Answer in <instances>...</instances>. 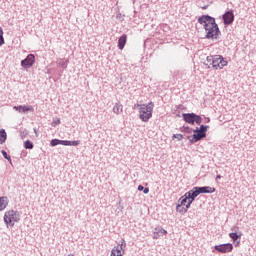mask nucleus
I'll return each mask as SVG.
<instances>
[{"label": "nucleus", "mask_w": 256, "mask_h": 256, "mask_svg": "<svg viewBox=\"0 0 256 256\" xmlns=\"http://www.w3.org/2000/svg\"><path fill=\"white\" fill-rule=\"evenodd\" d=\"M7 205H9L7 196L0 197V211H5Z\"/></svg>", "instance_id": "f3484780"}, {"label": "nucleus", "mask_w": 256, "mask_h": 256, "mask_svg": "<svg viewBox=\"0 0 256 256\" xmlns=\"http://www.w3.org/2000/svg\"><path fill=\"white\" fill-rule=\"evenodd\" d=\"M57 67H61V69L65 70L68 67L69 60H64L62 58L56 61Z\"/></svg>", "instance_id": "a211bd4d"}, {"label": "nucleus", "mask_w": 256, "mask_h": 256, "mask_svg": "<svg viewBox=\"0 0 256 256\" xmlns=\"http://www.w3.org/2000/svg\"><path fill=\"white\" fill-rule=\"evenodd\" d=\"M198 23L204 27L205 31H209L210 27H213L217 22L210 15H202L198 18Z\"/></svg>", "instance_id": "39448f33"}, {"label": "nucleus", "mask_w": 256, "mask_h": 256, "mask_svg": "<svg viewBox=\"0 0 256 256\" xmlns=\"http://www.w3.org/2000/svg\"><path fill=\"white\" fill-rule=\"evenodd\" d=\"M21 221V213L15 210H9L4 214V223L7 227H15V223Z\"/></svg>", "instance_id": "f03ea898"}, {"label": "nucleus", "mask_w": 256, "mask_h": 256, "mask_svg": "<svg viewBox=\"0 0 256 256\" xmlns=\"http://www.w3.org/2000/svg\"><path fill=\"white\" fill-rule=\"evenodd\" d=\"M13 109L15 111H18L19 113H29V111L31 113H33V111H35V109L33 108V106H23V105H20V106H14Z\"/></svg>", "instance_id": "f8f14e48"}, {"label": "nucleus", "mask_w": 256, "mask_h": 256, "mask_svg": "<svg viewBox=\"0 0 256 256\" xmlns=\"http://www.w3.org/2000/svg\"><path fill=\"white\" fill-rule=\"evenodd\" d=\"M113 113H115V115H121V113H123V104L121 102H117L114 105Z\"/></svg>", "instance_id": "dca6fc26"}, {"label": "nucleus", "mask_w": 256, "mask_h": 256, "mask_svg": "<svg viewBox=\"0 0 256 256\" xmlns=\"http://www.w3.org/2000/svg\"><path fill=\"white\" fill-rule=\"evenodd\" d=\"M51 147H57V145H61V140L59 139H52L50 142Z\"/></svg>", "instance_id": "cd10ccee"}, {"label": "nucleus", "mask_w": 256, "mask_h": 256, "mask_svg": "<svg viewBox=\"0 0 256 256\" xmlns=\"http://www.w3.org/2000/svg\"><path fill=\"white\" fill-rule=\"evenodd\" d=\"M125 45H127V34H123L119 39H118V48L120 50L125 49Z\"/></svg>", "instance_id": "2eb2a0df"}, {"label": "nucleus", "mask_w": 256, "mask_h": 256, "mask_svg": "<svg viewBox=\"0 0 256 256\" xmlns=\"http://www.w3.org/2000/svg\"><path fill=\"white\" fill-rule=\"evenodd\" d=\"M3 45H5V38L0 36V47H3Z\"/></svg>", "instance_id": "72a5a7b5"}, {"label": "nucleus", "mask_w": 256, "mask_h": 256, "mask_svg": "<svg viewBox=\"0 0 256 256\" xmlns=\"http://www.w3.org/2000/svg\"><path fill=\"white\" fill-rule=\"evenodd\" d=\"M181 133H188V135H191V133H193V128L189 127V126H182L180 128Z\"/></svg>", "instance_id": "412c9836"}, {"label": "nucleus", "mask_w": 256, "mask_h": 256, "mask_svg": "<svg viewBox=\"0 0 256 256\" xmlns=\"http://www.w3.org/2000/svg\"><path fill=\"white\" fill-rule=\"evenodd\" d=\"M205 31L206 39H219V36L221 35V30H219V25H217V22Z\"/></svg>", "instance_id": "423d86ee"}, {"label": "nucleus", "mask_w": 256, "mask_h": 256, "mask_svg": "<svg viewBox=\"0 0 256 256\" xmlns=\"http://www.w3.org/2000/svg\"><path fill=\"white\" fill-rule=\"evenodd\" d=\"M215 251L218 253H231L233 251V244L226 243L214 246Z\"/></svg>", "instance_id": "6e6552de"}, {"label": "nucleus", "mask_w": 256, "mask_h": 256, "mask_svg": "<svg viewBox=\"0 0 256 256\" xmlns=\"http://www.w3.org/2000/svg\"><path fill=\"white\" fill-rule=\"evenodd\" d=\"M196 190L198 191V195H201L203 193H215V188L211 186H196Z\"/></svg>", "instance_id": "ddd939ff"}, {"label": "nucleus", "mask_w": 256, "mask_h": 256, "mask_svg": "<svg viewBox=\"0 0 256 256\" xmlns=\"http://www.w3.org/2000/svg\"><path fill=\"white\" fill-rule=\"evenodd\" d=\"M35 65V56L33 54H29L25 59L21 61V67L24 69H29Z\"/></svg>", "instance_id": "1a4fd4ad"}, {"label": "nucleus", "mask_w": 256, "mask_h": 256, "mask_svg": "<svg viewBox=\"0 0 256 256\" xmlns=\"http://www.w3.org/2000/svg\"><path fill=\"white\" fill-rule=\"evenodd\" d=\"M198 129V134L187 136L190 145H195V143H199V141H202V139H205V137H207V129H209V126L201 124Z\"/></svg>", "instance_id": "7ed1b4c3"}, {"label": "nucleus", "mask_w": 256, "mask_h": 256, "mask_svg": "<svg viewBox=\"0 0 256 256\" xmlns=\"http://www.w3.org/2000/svg\"><path fill=\"white\" fill-rule=\"evenodd\" d=\"M172 139H177L178 141H183V134H173Z\"/></svg>", "instance_id": "c756f323"}, {"label": "nucleus", "mask_w": 256, "mask_h": 256, "mask_svg": "<svg viewBox=\"0 0 256 256\" xmlns=\"http://www.w3.org/2000/svg\"><path fill=\"white\" fill-rule=\"evenodd\" d=\"M176 211L177 213H181V215H185V213H187V209H185V207H183L181 204L176 206Z\"/></svg>", "instance_id": "b1692460"}, {"label": "nucleus", "mask_w": 256, "mask_h": 256, "mask_svg": "<svg viewBox=\"0 0 256 256\" xmlns=\"http://www.w3.org/2000/svg\"><path fill=\"white\" fill-rule=\"evenodd\" d=\"M110 256H123V253L119 250V247H115L112 249Z\"/></svg>", "instance_id": "393cba45"}, {"label": "nucleus", "mask_w": 256, "mask_h": 256, "mask_svg": "<svg viewBox=\"0 0 256 256\" xmlns=\"http://www.w3.org/2000/svg\"><path fill=\"white\" fill-rule=\"evenodd\" d=\"M1 153L4 157V159H7V161H9V163H11V156L9 154H7V151L2 150Z\"/></svg>", "instance_id": "c85d7f7f"}, {"label": "nucleus", "mask_w": 256, "mask_h": 256, "mask_svg": "<svg viewBox=\"0 0 256 256\" xmlns=\"http://www.w3.org/2000/svg\"><path fill=\"white\" fill-rule=\"evenodd\" d=\"M211 122V118H206V123H210Z\"/></svg>", "instance_id": "79ce46f5"}, {"label": "nucleus", "mask_w": 256, "mask_h": 256, "mask_svg": "<svg viewBox=\"0 0 256 256\" xmlns=\"http://www.w3.org/2000/svg\"><path fill=\"white\" fill-rule=\"evenodd\" d=\"M68 256H74L73 254H69Z\"/></svg>", "instance_id": "a18cd8bd"}, {"label": "nucleus", "mask_w": 256, "mask_h": 256, "mask_svg": "<svg viewBox=\"0 0 256 256\" xmlns=\"http://www.w3.org/2000/svg\"><path fill=\"white\" fill-rule=\"evenodd\" d=\"M117 247L120 252L123 251V253H125V248L127 247V242H125V239H122Z\"/></svg>", "instance_id": "5701e85b"}, {"label": "nucleus", "mask_w": 256, "mask_h": 256, "mask_svg": "<svg viewBox=\"0 0 256 256\" xmlns=\"http://www.w3.org/2000/svg\"><path fill=\"white\" fill-rule=\"evenodd\" d=\"M222 19L224 21V25H232L233 21H235V14H233V10L224 13Z\"/></svg>", "instance_id": "9d476101"}, {"label": "nucleus", "mask_w": 256, "mask_h": 256, "mask_svg": "<svg viewBox=\"0 0 256 256\" xmlns=\"http://www.w3.org/2000/svg\"><path fill=\"white\" fill-rule=\"evenodd\" d=\"M0 37H3V28L0 27Z\"/></svg>", "instance_id": "ea45409f"}, {"label": "nucleus", "mask_w": 256, "mask_h": 256, "mask_svg": "<svg viewBox=\"0 0 256 256\" xmlns=\"http://www.w3.org/2000/svg\"><path fill=\"white\" fill-rule=\"evenodd\" d=\"M163 235H167V230L163 229V227H156L153 231V239H159L163 237Z\"/></svg>", "instance_id": "9b49d317"}, {"label": "nucleus", "mask_w": 256, "mask_h": 256, "mask_svg": "<svg viewBox=\"0 0 256 256\" xmlns=\"http://www.w3.org/2000/svg\"><path fill=\"white\" fill-rule=\"evenodd\" d=\"M142 191H143L144 195H147V193H149V188H144Z\"/></svg>", "instance_id": "e433bc0d"}, {"label": "nucleus", "mask_w": 256, "mask_h": 256, "mask_svg": "<svg viewBox=\"0 0 256 256\" xmlns=\"http://www.w3.org/2000/svg\"><path fill=\"white\" fill-rule=\"evenodd\" d=\"M143 189H145V187L143 185L138 186V191H143Z\"/></svg>", "instance_id": "4c0bfd02"}, {"label": "nucleus", "mask_w": 256, "mask_h": 256, "mask_svg": "<svg viewBox=\"0 0 256 256\" xmlns=\"http://www.w3.org/2000/svg\"><path fill=\"white\" fill-rule=\"evenodd\" d=\"M229 237L234 243H237L238 239H241V233L237 234V232H232L229 234Z\"/></svg>", "instance_id": "aec40b11"}, {"label": "nucleus", "mask_w": 256, "mask_h": 256, "mask_svg": "<svg viewBox=\"0 0 256 256\" xmlns=\"http://www.w3.org/2000/svg\"><path fill=\"white\" fill-rule=\"evenodd\" d=\"M188 199H197L199 197V192L197 190V187H194L193 189L189 190L185 193Z\"/></svg>", "instance_id": "4468645a"}, {"label": "nucleus", "mask_w": 256, "mask_h": 256, "mask_svg": "<svg viewBox=\"0 0 256 256\" xmlns=\"http://www.w3.org/2000/svg\"><path fill=\"white\" fill-rule=\"evenodd\" d=\"M190 208H191V204H188V202H187V204L184 205V209H186V213H187V211H189Z\"/></svg>", "instance_id": "c9c22d12"}, {"label": "nucleus", "mask_w": 256, "mask_h": 256, "mask_svg": "<svg viewBox=\"0 0 256 256\" xmlns=\"http://www.w3.org/2000/svg\"><path fill=\"white\" fill-rule=\"evenodd\" d=\"M116 17H117V19H119V17H121V14H118Z\"/></svg>", "instance_id": "c03bdc74"}, {"label": "nucleus", "mask_w": 256, "mask_h": 256, "mask_svg": "<svg viewBox=\"0 0 256 256\" xmlns=\"http://www.w3.org/2000/svg\"><path fill=\"white\" fill-rule=\"evenodd\" d=\"M192 133H194V135H199V127H196V129H192Z\"/></svg>", "instance_id": "f704fd0d"}, {"label": "nucleus", "mask_w": 256, "mask_h": 256, "mask_svg": "<svg viewBox=\"0 0 256 256\" xmlns=\"http://www.w3.org/2000/svg\"><path fill=\"white\" fill-rule=\"evenodd\" d=\"M213 59H214V56H207L206 61L207 63H210L211 65H213Z\"/></svg>", "instance_id": "2f4dec72"}, {"label": "nucleus", "mask_w": 256, "mask_h": 256, "mask_svg": "<svg viewBox=\"0 0 256 256\" xmlns=\"http://www.w3.org/2000/svg\"><path fill=\"white\" fill-rule=\"evenodd\" d=\"M80 144H81V141L79 140H74V141L69 140L68 147H77V145H80Z\"/></svg>", "instance_id": "bb28decb"}, {"label": "nucleus", "mask_w": 256, "mask_h": 256, "mask_svg": "<svg viewBox=\"0 0 256 256\" xmlns=\"http://www.w3.org/2000/svg\"><path fill=\"white\" fill-rule=\"evenodd\" d=\"M182 119L185 121V123H188L189 125H201L203 123V118L195 113H183Z\"/></svg>", "instance_id": "20e7f679"}, {"label": "nucleus", "mask_w": 256, "mask_h": 256, "mask_svg": "<svg viewBox=\"0 0 256 256\" xmlns=\"http://www.w3.org/2000/svg\"><path fill=\"white\" fill-rule=\"evenodd\" d=\"M193 201H195V199H188V204L192 205Z\"/></svg>", "instance_id": "58836bf2"}, {"label": "nucleus", "mask_w": 256, "mask_h": 256, "mask_svg": "<svg viewBox=\"0 0 256 256\" xmlns=\"http://www.w3.org/2000/svg\"><path fill=\"white\" fill-rule=\"evenodd\" d=\"M33 147H35V145H33V142H31V140H26L24 142V148L25 149H33Z\"/></svg>", "instance_id": "a878e982"}, {"label": "nucleus", "mask_w": 256, "mask_h": 256, "mask_svg": "<svg viewBox=\"0 0 256 256\" xmlns=\"http://www.w3.org/2000/svg\"><path fill=\"white\" fill-rule=\"evenodd\" d=\"M188 199L189 198L186 196V194H184L182 197L179 198L178 204H180V205L185 207V205H187Z\"/></svg>", "instance_id": "4be33fe9"}, {"label": "nucleus", "mask_w": 256, "mask_h": 256, "mask_svg": "<svg viewBox=\"0 0 256 256\" xmlns=\"http://www.w3.org/2000/svg\"><path fill=\"white\" fill-rule=\"evenodd\" d=\"M60 124H61V120L57 119V120L52 122V127H55V125H60Z\"/></svg>", "instance_id": "473e14b6"}, {"label": "nucleus", "mask_w": 256, "mask_h": 256, "mask_svg": "<svg viewBox=\"0 0 256 256\" xmlns=\"http://www.w3.org/2000/svg\"><path fill=\"white\" fill-rule=\"evenodd\" d=\"M218 179H221V174H218V175L216 176V181H217Z\"/></svg>", "instance_id": "a19ab883"}, {"label": "nucleus", "mask_w": 256, "mask_h": 256, "mask_svg": "<svg viewBox=\"0 0 256 256\" xmlns=\"http://www.w3.org/2000/svg\"><path fill=\"white\" fill-rule=\"evenodd\" d=\"M60 145H64L65 147H69V140H60Z\"/></svg>", "instance_id": "7c9ffc66"}, {"label": "nucleus", "mask_w": 256, "mask_h": 256, "mask_svg": "<svg viewBox=\"0 0 256 256\" xmlns=\"http://www.w3.org/2000/svg\"><path fill=\"white\" fill-rule=\"evenodd\" d=\"M7 141V132H5V129L0 130V145H3Z\"/></svg>", "instance_id": "6ab92c4d"}, {"label": "nucleus", "mask_w": 256, "mask_h": 256, "mask_svg": "<svg viewBox=\"0 0 256 256\" xmlns=\"http://www.w3.org/2000/svg\"><path fill=\"white\" fill-rule=\"evenodd\" d=\"M240 243L241 241L236 242L235 247H237Z\"/></svg>", "instance_id": "37998d69"}, {"label": "nucleus", "mask_w": 256, "mask_h": 256, "mask_svg": "<svg viewBox=\"0 0 256 256\" xmlns=\"http://www.w3.org/2000/svg\"><path fill=\"white\" fill-rule=\"evenodd\" d=\"M228 62L221 55H214L212 67L213 69L219 70L223 69V67H227Z\"/></svg>", "instance_id": "0eeeda50"}, {"label": "nucleus", "mask_w": 256, "mask_h": 256, "mask_svg": "<svg viewBox=\"0 0 256 256\" xmlns=\"http://www.w3.org/2000/svg\"><path fill=\"white\" fill-rule=\"evenodd\" d=\"M155 107V103L149 102L148 104H134V109H138L139 111V119H141L144 123H148L149 119L153 117V108Z\"/></svg>", "instance_id": "f257e3e1"}]
</instances>
